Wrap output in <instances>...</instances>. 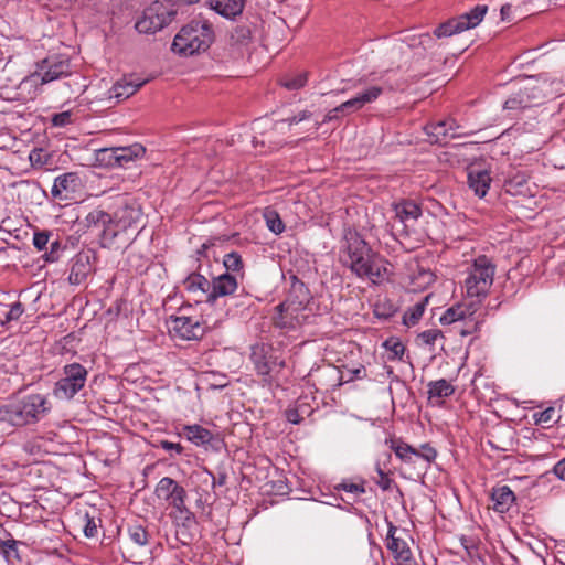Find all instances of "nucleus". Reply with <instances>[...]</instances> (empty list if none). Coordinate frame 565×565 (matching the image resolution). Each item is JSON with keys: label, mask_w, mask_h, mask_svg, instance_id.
<instances>
[{"label": "nucleus", "mask_w": 565, "mask_h": 565, "mask_svg": "<svg viewBox=\"0 0 565 565\" xmlns=\"http://www.w3.org/2000/svg\"><path fill=\"white\" fill-rule=\"evenodd\" d=\"M286 418L291 424H299L302 420V417L299 415L297 409H287Z\"/></svg>", "instance_id": "obj_56"}, {"label": "nucleus", "mask_w": 565, "mask_h": 565, "mask_svg": "<svg viewBox=\"0 0 565 565\" xmlns=\"http://www.w3.org/2000/svg\"><path fill=\"white\" fill-rule=\"evenodd\" d=\"M264 217L267 227L275 234H280L285 231V224L275 210L266 209L264 212Z\"/></svg>", "instance_id": "obj_36"}, {"label": "nucleus", "mask_w": 565, "mask_h": 565, "mask_svg": "<svg viewBox=\"0 0 565 565\" xmlns=\"http://www.w3.org/2000/svg\"><path fill=\"white\" fill-rule=\"evenodd\" d=\"M504 190L507 193H509L513 196L529 195L527 181L523 175H515L512 179L505 181Z\"/></svg>", "instance_id": "obj_32"}, {"label": "nucleus", "mask_w": 565, "mask_h": 565, "mask_svg": "<svg viewBox=\"0 0 565 565\" xmlns=\"http://www.w3.org/2000/svg\"><path fill=\"white\" fill-rule=\"evenodd\" d=\"M339 257L354 274L369 278L373 284H381L388 277L390 264L373 252L355 231H344Z\"/></svg>", "instance_id": "obj_2"}, {"label": "nucleus", "mask_w": 565, "mask_h": 565, "mask_svg": "<svg viewBox=\"0 0 565 565\" xmlns=\"http://www.w3.org/2000/svg\"><path fill=\"white\" fill-rule=\"evenodd\" d=\"M47 399L41 394H30L17 403L0 408V420L23 426L39 420L47 411Z\"/></svg>", "instance_id": "obj_3"}, {"label": "nucleus", "mask_w": 565, "mask_h": 565, "mask_svg": "<svg viewBox=\"0 0 565 565\" xmlns=\"http://www.w3.org/2000/svg\"><path fill=\"white\" fill-rule=\"evenodd\" d=\"M71 121V114L68 111H63L60 114H55L52 117V124L57 127H62L67 125Z\"/></svg>", "instance_id": "obj_49"}, {"label": "nucleus", "mask_w": 565, "mask_h": 565, "mask_svg": "<svg viewBox=\"0 0 565 565\" xmlns=\"http://www.w3.org/2000/svg\"><path fill=\"white\" fill-rule=\"evenodd\" d=\"M396 217L405 223L408 220H417L420 216V209L411 201H404L394 205Z\"/></svg>", "instance_id": "obj_28"}, {"label": "nucleus", "mask_w": 565, "mask_h": 565, "mask_svg": "<svg viewBox=\"0 0 565 565\" xmlns=\"http://www.w3.org/2000/svg\"><path fill=\"white\" fill-rule=\"evenodd\" d=\"M62 250V245L58 241L50 243V252L44 254L46 262H56L58 259V253Z\"/></svg>", "instance_id": "obj_46"}, {"label": "nucleus", "mask_w": 565, "mask_h": 565, "mask_svg": "<svg viewBox=\"0 0 565 565\" xmlns=\"http://www.w3.org/2000/svg\"><path fill=\"white\" fill-rule=\"evenodd\" d=\"M555 414V409L550 407L545 411H543L537 418V423H548L553 420V416Z\"/></svg>", "instance_id": "obj_55"}, {"label": "nucleus", "mask_w": 565, "mask_h": 565, "mask_svg": "<svg viewBox=\"0 0 565 565\" xmlns=\"http://www.w3.org/2000/svg\"><path fill=\"white\" fill-rule=\"evenodd\" d=\"M269 352L270 349L266 348L263 344H256L252 347L250 359L254 363L257 373L263 376L269 375L273 367L276 365V360L273 359V355L269 354Z\"/></svg>", "instance_id": "obj_19"}, {"label": "nucleus", "mask_w": 565, "mask_h": 565, "mask_svg": "<svg viewBox=\"0 0 565 565\" xmlns=\"http://www.w3.org/2000/svg\"><path fill=\"white\" fill-rule=\"evenodd\" d=\"M81 179L75 172H67L57 177L52 186L54 198L67 200L70 194L75 193L81 188Z\"/></svg>", "instance_id": "obj_15"}, {"label": "nucleus", "mask_w": 565, "mask_h": 565, "mask_svg": "<svg viewBox=\"0 0 565 565\" xmlns=\"http://www.w3.org/2000/svg\"><path fill=\"white\" fill-rule=\"evenodd\" d=\"M423 452H419V456L425 458L427 461H430L436 458V450L431 448L429 445L422 446Z\"/></svg>", "instance_id": "obj_54"}, {"label": "nucleus", "mask_w": 565, "mask_h": 565, "mask_svg": "<svg viewBox=\"0 0 565 565\" xmlns=\"http://www.w3.org/2000/svg\"><path fill=\"white\" fill-rule=\"evenodd\" d=\"M479 308V302L470 300L467 303H457L448 308L440 317L441 324H454L472 317Z\"/></svg>", "instance_id": "obj_16"}, {"label": "nucleus", "mask_w": 565, "mask_h": 565, "mask_svg": "<svg viewBox=\"0 0 565 565\" xmlns=\"http://www.w3.org/2000/svg\"><path fill=\"white\" fill-rule=\"evenodd\" d=\"M307 83V73H299L292 77H284L280 79L281 86L287 89L296 90L303 87Z\"/></svg>", "instance_id": "obj_39"}, {"label": "nucleus", "mask_w": 565, "mask_h": 565, "mask_svg": "<svg viewBox=\"0 0 565 565\" xmlns=\"http://www.w3.org/2000/svg\"><path fill=\"white\" fill-rule=\"evenodd\" d=\"M298 121H303L306 119H309L311 117V113L309 110H302L297 115Z\"/></svg>", "instance_id": "obj_64"}, {"label": "nucleus", "mask_w": 565, "mask_h": 565, "mask_svg": "<svg viewBox=\"0 0 565 565\" xmlns=\"http://www.w3.org/2000/svg\"><path fill=\"white\" fill-rule=\"evenodd\" d=\"M428 299L429 297L426 296L422 301L415 303L405 312L403 320L406 326H414L419 321L425 311V306L428 302Z\"/></svg>", "instance_id": "obj_34"}, {"label": "nucleus", "mask_w": 565, "mask_h": 565, "mask_svg": "<svg viewBox=\"0 0 565 565\" xmlns=\"http://www.w3.org/2000/svg\"><path fill=\"white\" fill-rule=\"evenodd\" d=\"M462 26L459 23L458 19H450L445 23H441L438 28L435 29L434 34L436 38L450 36L452 34L462 32Z\"/></svg>", "instance_id": "obj_35"}, {"label": "nucleus", "mask_w": 565, "mask_h": 565, "mask_svg": "<svg viewBox=\"0 0 565 565\" xmlns=\"http://www.w3.org/2000/svg\"><path fill=\"white\" fill-rule=\"evenodd\" d=\"M274 322L282 329H295L303 324L310 317L311 309L305 306L291 305L284 301L276 308Z\"/></svg>", "instance_id": "obj_10"}, {"label": "nucleus", "mask_w": 565, "mask_h": 565, "mask_svg": "<svg viewBox=\"0 0 565 565\" xmlns=\"http://www.w3.org/2000/svg\"><path fill=\"white\" fill-rule=\"evenodd\" d=\"M396 531L397 529L391 524L387 535V548L392 552L398 565H417L408 542L403 537L395 536Z\"/></svg>", "instance_id": "obj_13"}, {"label": "nucleus", "mask_w": 565, "mask_h": 565, "mask_svg": "<svg viewBox=\"0 0 565 565\" xmlns=\"http://www.w3.org/2000/svg\"><path fill=\"white\" fill-rule=\"evenodd\" d=\"M169 331L182 340L200 339L204 333L202 324L186 316H175L170 319Z\"/></svg>", "instance_id": "obj_11"}, {"label": "nucleus", "mask_w": 565, "mask_h": 565, "mask_svg": "<svg viewBox=\"0 0 565 565\" xmlns=\"http://www.w3.org/2000/svg\"><path fill=\"white\" fill-rule=\"evenodd\" d=\"M223 265L227 271H239L243 268V260L238 253L232 252L226 254L223 259Z\"/></svg>", "instance_id": "obj_41"}, {"label": "nucleus", "mask_w": 565, "mask_h": 565, "mask_svg": "<svg viewBox=\"0 0 565 565\" xmlns=\"http://www.w3.org/2000/svg\"><path fill=\"white\" fill-rule=\"evenodd\" d=\"M213 42V31L206 23H191L174 36L172 51L188 56L206 51Z\"/></svg>", "instance_id": "obj_4"}, {"label": "nucleus", "mask_w": 565, "mask_h": 565, "mask_svg": "<svg viewBox=\"0 0 565 565\" xmlns=\"http://www.w3.org/2000/svg\"><path fill=\"white\" fill-rule=\"evenodd\" d=\"M491 498L493 509L499 513H505L515 501L513 491L508 486H501L492 489Z\"/></svg>", "instance_id": "obj_23"}, {"label": "nucleus", "mask_w": 565, "mask_h": 565, "mask_svg": "<svg viewBox=\"0 0 565 565\" xmlns=\"http://www.w3.org/2000/svg\"><path fill=\"white\" fill-rule=\"evenodd\" d=\"M554 473L562 480H565V458L554 467Z\"/></svg>", "instance_id": "obj_61"}, {"label": "nucleus", "mask_w": 565, "mask_h": 565, "mask_svg": "<svg viewBox=\"0 0 565 565\" xmlns=\"http://www.w3.org/2000/svg\"><path fill=\"white\" fill-rule=\"evenodd\" d=\"M487 6H477L470 12L461 14L458 17V21L462 26V30L466 31L468 29L477 26L483 19L487 13Z\"/></svg>", "instance_id": "obj_27"}, {"label": "nucleus", "mask_w": 565, "mask_h": 565, "mask_svg": "<svg viewBox=\"0 0 565 565\" xmlns=\"http://www.w3.org/2000/svg\"><path fill=\"white\" fill-rule=\"evenodd\" d=\"M495 265L487 256L477 257L471 266L469 276L465 281L466 295L468 298L476 299L475 302L481 303L493 284Z\"/></svg>", "instance_id": "obj_5"}, {"label": "nucleus", "mask_w": 565, "mask_h": 565, "mask_svg": "<svg viewBox=\"0 0 565 565\" xmlns=\"http://www.w3.org/2000/svg\"><path fill=\"white\" fill-rule=\"evenodd\" d=\"M161 447L166 450H174L177 454H181L183 451V447L180 444H174L167 440L161 441Z\"/></svg>", "instance_id": "obj_59"}, {"label": "nucleus", "mask_w": 565, "mask_h": 565, "mask_svg": "<svg viewBox=\"0 0 565 565\" xmlns=\"http://www.w3.org/2000/svg\"><path fill=\"white\" fill-rule=\"evenodd\" d=\"M392 449L403 460H411L412 455L419 456V451L405 443H393Z\"/></svg>", "instance_id": "obj_40"}, {"label": "nucleus", "mask_w": 565, "mask_h": 565, "mask_svg": "<svg viewBox=\"0 0 565 565\" xmlns=\"http://www.w3.org/2000/svg\"><path fill=\"white\" fill-rule=\"evenodd\" d=\"M146 82H135L122 78L109 89V99H116L117 103L134 95Z\"/></svg>", "instance_id": "obj_22"}, {"label": "nucleus", "mask_w": 565, "mask_h": 565, "mask_svg": "<svg viewBox=\"0 0 565 565\" xmlns=\"http://www.w3.org/2000/svg\"><path fill=\"white\" fill-rule=\"evenodd\" d=\"M311 298V294L306 285L296 276H292L288 296L285 301H288L291 305L308 307Z\"/></svg>", "instance_id": "obj_21"}, {"label": "nucleus", "mask_w": 565, "mask_h": 565, "mask_svg": "<svg viewBox=\"0 0 565 565\" xmlns=\"http://www.w3.org/2000/svg\"><path fill=\"white\" fill-rule=\"evenodd\" d=\"M470 329H467L465 326H455V331L458 332L460 335L466 337L469 334H472L478 330L479 322L475 319H469Z\"/></svg>", "instance_id": "obj_48"}, {"label": "nucleus", "mask_w": 565, "mask_h": 565, "mask_svg": "<svg viewBox=\"0 0 565 565\" xmlns=\"http://www.w3.org/2000/svg\"><path fill=\"white\" fill-rule=\"evenodd\" d=\"M565 84L562 81H552L547 83V88L543 90V98L550 97H558L565 94Z\"/></svg>", "instance_id": "obj_42"}, {"label": "nucleus", "mask_w": 565, "mask_h": 565, "mask_svg": "<svg viewBox=\"0 0 565 565\" xmlns=\"http://www.w3.org/2000/svg\"><path fill=\"white\" fill-rule=\"evenodd\" d=\"M380 480L376 481L377 486L384 490L387 491L391 489L392 479H390L380 468H377Z\"/></svg>", "instance_id": "obj_52"}, {"label": "nucleus", "mask_w": 565, "mask_h": 565, "mask_svg": "<svg viewBox=\"0 0 565 565\" xmlns=\"http://www.w3.org/2000/svg\"><path fill=\"white\" fill-rule=\"evenodd\" d=\"M149 551V534L146 529L137 524L129 526L128 536L122 546L124 557L135 564H142V556Z\"/></svg>", "instance_id": "obj_9"}, {"label": "nucleus", "mask_w": 565, "mask_h": 565, "mask_svg": "<svg viewBox=\"0 0 565 565\" xmlns=\"http://www.w3.org/2000/svg\"><path fill=\"white\" fill-rule=\"evenodd\" d=\"M84 523V534L86 537H94L97 534V523L94 518L87 513L82 519Z\"/></svg>", "instance_id": "obj_44"}, {"label": "nucleus", "mask_w": 565, "mask_h": 565, "mask_svg": "<svg viewBox=\"0 0 565 565\" xmlns=\"http://www.w3.org/2000/svg\"><path fill=\"white\" fill-rule=\"evenodd\" d=\"M179 484L171 478L164 477L162 478L156 488V494L159 499L167 500L172 494V492L177 489Z\"/></svg>", "instance_id": "obj_38"}, {"label": "nucleus", "mask_w": 565, "mask_h": 565, "mask_svg": "<svg viewBox=\"0 0 565 565\" xmlns=\"http://www.w3.org/2000/svg\"><path fill=\"white\" fill-rule=\"evenodd\" d=\"M184 287L191 292L209 294L211 282L202 275L193 273L184 280Z\"/></svg>", "instance_id": "obj_30"}, {"label": "nucleus", "mask_w": 565, "mask_h": 565, "mask_svg": "<svg viewBox=\"0 0 565 565\" xmlns=\"http://www.w3.org/2000/svg\"><path fill=\"white\" fill-rule=\"evenodd\" d=\"M86 379L87 370L83 365H65L64 377L56 382L53 393L57 398L71 399L84 387Z\"/></svg>", "instance_id": "obj_8"}, {"label": "nucleus", "mask_w": 565, "mask_h": 565, "mask_svg": "<svg viewBox=\"0 0 565 565\" xmlns=\"http://www.w3.org/2000/svg\"><path fill=\"white\" fill-rule=\"evenodd\" d=\"M257 32L255 22L246 21L235 26L230 33V44L236 47H244L252 43Z\"/></svg>", "instance_id": "obj_20"}, {"label": "nucleus", "mask_w": 565, "mask_h": 565, "mask_svg": "<svg viewBox=\"0 0 565 565\" xmlns=\"http://www.w3.org/2000/svg\"><path fill=\"white\" fill-rule=\"evenodd\" d=\"M185 498L186 492L184 488L179 484L166 501H168L169 504L177 509L180 513H189L185 507Z\"/></svg>", "instance_id": "obj_37"}, {"label": "nucleus", "mask_w": 565, "mask_h": 565, "mask_svg": "<svg viewBox=\"0 0 565 565\" xmlns=\"http://www.w3.org/2000/svg\"><path fill=\"white\" fill-rule=\"evenodd\" d=\"M440 333L437 330H427L419 334L420 339L427 344L435 343Z\"/></svg>", "instance_id": "obj_51"}, {"label": "nucleus", "mask_w": 565, "mask_h": 565, "mask_svg": "<svg viewBox=\"0 0 565 565\" xmlns=\"http://www.w3.org/2000/svg\"><path fill=\"white\" fill-rule=\"evenodd\" d=\"M23 313V306L21 302H14L11 305L9 312L6 316V321L18 320Z\"/></svg>", "instance_id": "obj_47"}, {"label": "nucleus", "mask_w": 565, "mask_h": 565, "mask_svg": "<svg viewBox=\"0 0 565 565\" xmlns=\"http://www.w3.org/2000/svg\"><path fill=\"white\" fill-rule=\"evenodd\" d=\"M544 88H547L546 81L526 77L518 83V90L504 103V108L518 109L537 105L543 99Z\"/></svg>", "instance_id": "obj_6"}, {"label": "nucleus", "mask_w": 565, "mask_h": 565, "mask_svg": "<svg viewBox=\"0 0 565 565\" xmlns=\"http://www.w3.org/2000/svg\"><path fill=\"white\" fill-rule=\"evenodd\" d=\"M93 270L90 256L88 253H78L73 259L68 281L72 285H81L86 280Z\"/></svg>", "instance_id": "obj_18"}, {"label": "nucleus", "mask_w": 565, "mask_h": 565, "mask_svg": "<svg viewBox=\"0 0 565 565\" xmlns=\"http://www.w3.org/2000/svg\"><path fill=\"white\" fill-rule=\"evenodd\" d=\"M380 86H372L365 92L358 94L355 97L337 106V110H341V115H349L363 108L366 104L373 103L382 94Z\"/></svg>", "instance_id": "obj_14"}, {"label": "nucleus", "mask_w": 565, "mask_h": 565, "mask_svg": "<svg viewBox=\"0 0 565 565\" xmlns=\"http://www.w3.org/2000/svg\"><path fill=\"white\" fill-rule=\"evenodd\" d=\"M183 431L186 438L196 446L210 444L213 439V434L199 425L185 426Z\"/></svg>", "instance_id": "obj_26"}, {"label": "nucleus", "mask_w": 565, "mask_h": 565, "mask_svg": "<svg viewBox=\"0 0 565 565\" xmlns=\"http://www.w3.org/2000/svg\"><path fill=\"white\" fill-rule=\"evenodd\" d=\"M145 151H146L145 148L139 143H135L130 147L115 148L113 150L115 160L119 164H122L124 162L131 161L135 158L142 157L145 154Z\"/></svg>", "instance_id": "obj_29"}, {"label": "nucleus", "mask_w": 565, "mask_h": 565, "mask_svg": "<svg viewBox=\"0 0 565 565\" xmlns=\"http://www.w3.org/2000/svg\"><path fill=\"white\" fill-rule=\"evenodd\" d=\"M337 489H342L348 492L352 493H364L365 489L362 484L351 483V482H343L337 487Z\"/></svg>", "instance_id": "obj_50"}, {"label": "nucleus", "mask_w": 565, "mask_h": 565, "mask_svg": "<svg viewBox=\"0 0 565 565\" xmlns=\"http://www.w3.org/2000/svg\"><path fill=\"white\" fill-rule=\"evenodd\" d=\"M454 392V386L444 379L428 383L429 399H441L450 396Z\"/></svg>", "instance_id": "obj_31"}, {"label": "nucleus", "mask_w": 565, "mask_h": 565, "mask_svg": "<svg viewBox=\"0 0 565 565\" xmlns=\"http://www.w3.org/2000/svg\"><path fill=\"white\" fill-rule=\"evenodd\" d=\"M374 313L380 317V318H384V319H387L390 318L391 316H393L394 313V309L390 308L388 310H385L383 308V306L381 305H376L375 306V309H374Z\"/></svg>", "instance_id": "obj_57"}, {"label": "nucleus", "mask_w": 565, "mask_h": 565, "mask_svg": "<svg viewBox=\"0 0 565 565\" xmlns=\"http://www.w3.org/2000/svg\"><path fill=\"white\" fill-rule=\"evenodd\" d=\"M415 279L420 280L423 285H429L435 280V275L429 270H423Z\"/></svg>", "instance_id": "obj_53"}, {"label": "nucleus", "mask_w": 565, "mask_h": 565, "mask_svg": "<svg viewBox=\"0 0 565 565\" xmlns=\"http://www.w3.org/2000/svg\"><path fill=\"white\" fill-rule=\"evenodd\" d=\"M384 347L392 352L394 358H399L404 354L405 347L403 343L395 339H388L384 342Z\"/></svg>", "instance_id": "obj_45"}, {"label": "nucleus", "mask_w": 565, "mask_h": 565, "mask_svg": "<svg viewBox=\"0 0 565 565\" xmlns=\"http://www.w3.org/2000/svg\"><path fill=\"white\" fill-rule=\"evenodd\" d=\"M51 233L47 231L36 232L33 236V245L39 249L43 250L46 248L50 242Z\"/></svg>", "instance_id": "obj_43"}, {"label": "nucleus", "mask_w": 565, "mask_h": 565, "mask_svg": "<svg viewBox=\"0 0 565 565\" xmlns=\"http://www.w3.org/2000/svg\"><path fill=\"white\" fill-rule=\"evenodd\" d=\"M70 64L67 61H58L52 64L47 71H45L42 75V83H49L60 78L63 75H68Z\"/></svg>", "instance_id": "obj_33"}, {"label": "nucleus", "mask_w": 565, "mask_h": 565, "mask_svg": "<svg viewBox=\"0 0 565 565\" xmlns=\"http://www.w3.org/2000/svg\"><path fill=\"white\" fill-rule=\"evenodd\" d=\"M209 475L212 479L213 488H215L216 486H224L226 483L227 476L225 472L218 473L217 478L215 476H213V473H211L210 471H209Z\"/></svg>", "instance_id": "obj_58"}, {"label": "nucleus", "mask_w": 565, "mask_h": 565, "mask_svg": "<svg viewBox=\"0 0 565 565\" xmlns=\"http://www.w3.org/2000/svg\"><path fill=\"white\" fill-rule=\"evenodd\" d=\"M2 553L8 558L11 551H15V541L1 542Z\"/></svg>", "instance_id": "obj_60"}, {"label": "nucleus", "mask_w": 565, "mask_h": 565, "mask_svg": "<svg viewBox=\"0 0 565 565\" xmlns=\"http://www.w3.org/2000/svg\"><path fill=\"white\" fill-rule=\"evenodd\" d=\"M491 178L487 170H470L468 173V184L479 198H483L490 186Z\"/></svg>", "instance_id": "obj_24"}, {"label": "nucleus", "mask_w": 565, "mask_h": 565, "mask_svg": "<svg viewBox=\"0 0 565 565\" xmlns=\"http://www.w3.org/2000/svg\"><path fill=\"white\" fill-rule=\"evenodd\" d=\"M87 221L104 226V246L119 249L128 246L142 228V211L136 203L125 202L113 216L102 210H95L88 214Z\"/></svg>", "instance_id": "obj_1"}, {"label": "nucleus", "mask_w": 565, "mask_h": 565, "mask_svg": "<svg viewBox=\"0 0 565 565\" xmlns=\"http://www.w3.org/2000/svg\"><path fill=\"white\" fill-rule=\"evenodd\" d=\"M174 15L173 10H168L163 3L154 1L143 10L135 28L139 33L153 34L168 25Z\"/></svg>", "instance_id": "obj_7"}, {"label": "nucleus", "mask_w": 565, "mask_h": 565, "mask_svg": "<svg viewBox=\"0 0 565 565\" xmlns=\"http://www.w3.org/2000/svg\"><path fill=\"white\" fill-rule=\"evenodd\" d=\"M237 289V280L234 275L228 273L222 274L213 278L211 282V291L207 294V301L212 302L217 297H224L233 294Z\"/></svg>", "instance_id": "obj_17"}, {"label": "nucleus", "mask_w": 565, "mask_h": 565, "mask_svg": "<svg viewBox=\"0 0 565 565\" xmlns=\"http://www.w3.org/2000/svg\"><path fill=\"white\" fill-rule=\"evenodd\" d=\"M341 114V110H337V107L331 109L326 116L322 122L332 121L334 119L339 118V115Z\"/></svg>", "instance_id": "obj_62"}, {"label": "nucleus", "mask_w": 565, "mask_h": 565, "mask_svg": "<svg viewBox=\"0 0 565 565\" xmlns=\"http://www.w3.org/2000/svg\"><path fill=\"white\" fill-rule=\"evenodd\" d=\"M41 153H42V150H33L31 153H30V160L31 162H39V163H43L41 161Z\"/></svg>", "instance_id": "obj_63"}, {"label": "nucleus", "mask_w": 565, "mask_h": 565, "mask_svg": "<svg viewBox=\"0 0 565 565\" xmlns=\"http://www.w3.org/2000/svg\"><path fill=\"white\" fill-rule=\"evenodd\" d=\"M459 126L454 119L439 120L425 126V131L430 143H446L449 138L456 139L467 134H458Z\"/></svg>", "instance_id": "obj_12"}, {"label": "nucleus", "mask_w": 565, "mask_h": 565, "mask_svg": "<svg viewBox=\"0 0 565 565\" xmlns=\"http://www.w3.org/2000/svg\"><path fill=\"white\" fill-rule=\"evenodd\" d=\"M211 8L218 14L233 19L243 12L244 0H214L211 2Z\"/></svg>", "instance_id": "obj_25"}]
</instances>
